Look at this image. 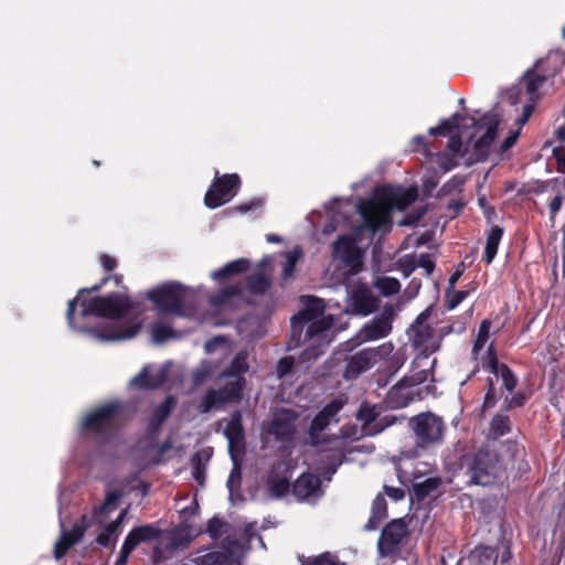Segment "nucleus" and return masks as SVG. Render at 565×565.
I'll list each match as a JSON object with an SVG mask.
<instances>
[{"instance_id":"6ab92c4d","label":"nucleus","mask_w":565,"mask_h":565,"mask_svg":"<svg viewBox=\"0 0 565 565\" xmlns=\"http://www.w3.org/2000/svg\"><path fill=\"white\" fill-rule=\"evenodd\" d=\"M87 529L86 516L83 515L79 523H75L71 530L62 526L61 535L54 544L53 555L55 559L63 558L67 552L84 536Z\"/></svg>"},{"instance_id":"72a5a7b5","label":"nucleus","mask_w":565,"mask_h":565,"mask_svg":"<svg viewBox=\"0 0 565 565\" xmlns=\"http://www.w3.org/2000/svg\"><path fill=\"white\" fill-rule=\"evenodd\" d=\"M246 286L252 295H264L270 288L271 281L266 275L256 273L248 276Z\"/></svg>"},{"instance_id":"c9c22d12","label":"nucleus","mask_w":565,"mask_h":565,"mask_svg":"<svg viewBox=\"0 0 565 565\" xmlns=\"http://www.w3.org/2000/svg\"><path fill=\"white\" fill-rule=\"evenodd\" d=\"M499 556V551L492 546L479 545L472 552L477 565H490Z\"/></svg>"},{"instance_id":"8fccbe9b","label":"nucleus","mask_w":565,"mask_h":565,"mask_svg":"<svg viewBox=\"0 0 565 565\" xmlns=\"http://www.w3.org/2000/svg\"><path fill=\"white\" fill-rule=\"evenodd\" d=\"M526 403V396L523 392H516L511 397L505 396L501 405L502 412H509L514 408H520Z\"/></svg>"},{"instance_id":"a19ab883","label":"nucleus","mask_w":565,"mask_h":565,"mask_svg":"<svg viewBox=\"0 0 565 565\" xmlns=\"http://www.w3.org/2000/svg\"><path fill=\"white\" fill-rule=\"evenodd\" d=\"M500 398V395L498 394V391L495 388L494 380L492 377H487L486 380V394L482 403V411L491 409L493 408L498 401Z\"/></svg>"},{"instance_id":"79ce46f5","label":"nucleus","mask_w":565,"mask_h":565,"mask_svg":"<svg viewBox=\"0 0 565 565\" xmlns=\"http://www.w3.org/2000/svg\"><path fill=\"white\" fill-rule=\"evenodd\" d=\"M375 287L383 296H393L399 291L401 284L394 277H381L376 280Z\"/></svg>"},{"instance_id":"2eb2a0df","label":"nucleus","mask_w":565,"mask_h":565,"mask_svg":"<svg viewBox=\"0 0 565 565\" xmlns=\"http://www.w3.org/2000/svg\"><path fill=\"white\" fill-rule=\"evenodd\" d=\"M393 309L385 308L384 311L366 322L360 330L358 337L361 342L374 341L387 337L392 331Z\"/></svg>"},{"instance_id":"c03bdc74","label":"nucleus","mask_w":565,"mask_h":565,"mask_svg":"<svg viewBox=\"0 0 565 565\" xmlns=\"http://www.w3.org/2000/svg\"><path fill=\"white\" fill-rule=\"evenodd\" d=\"M152 340L156 343H163L174 335V330L171 326L163 322H156L151 329Z\"/></svg>"},{"instance_id":"1a4fd4ad","label":"nucleus","mask_w":565,"mask_h":565,"mask_svg":"<svg viewBox=\"0 0 565 565\" xmlns=\"http://www.w3.org/2000/svg\"><path fill=\"white\" fill-rule=\"evenodd\" d=\"M409 425L415 433L417 445L420 447H427L443 439L445 423L433 413H420L412 417Z\"/></svg>"},{"instance_id":"680f3d73","label":"nucleus","mask_w":565,"mask_h":565,"mask_svg":"<svg viewBox=\"0 0 565 565\" xmlns=\"http://www.w3.org/2000/svg\"><path fill=\"white\" fill-rule=\"evenodd\" d=\"M417 267L424 268L426 270V275L430 276L435 269V262L431 259L429 254L423 253L419 255Z\"/></svg>"},{"instance_id":"9d476101","label":"nucleus","mask_w":565,"mask_h":565,"mask_svg":"<svg viewBox=\"0 0 565 565\" xmlns=\"http://www.w3.org/2000/svg\"><path fill=\"white\" fill-rule=\"evenodd\" d=\"M393 347L391 343L382 344L376 348H366L352 354L345 364L344 377L347 380L356 379L360 374L370 370L384 355H388Z\"/></svg>"},{"instance_id":"4d7b16f0","label":"nucleus","mask_w":565,"mask_h":565,"mask_svg":"<svg viewBox=\"0 0 565 565\" xmlns=\"http://www.w3.org/2000/svg\"><path fill=\"white\" fill-rule=\"evenodd\" d=\"M241 290L238 287H227L222 289L217 295L214 296L213 302L217 305L225 303L231 297L239 295Z\"/></svg>"},{"instance_id":"338daca9","label":"nucleus","mask_w":565,"mask_h":565,"mask_svg":"<svg viewBox=\"0 0 565 565\" xmlns=\"http://www.w3.org/2000/svg\"><path fill=\"white\" fill-rule=\"evenodd\" d=\"M562 205H563V196L561 194H557L556 196H554L551 200V202L548 204V210H550V218L552 222L555 221V216L562 209Z\"/></svg>"},{"instance_id":"f704fd0d","label":"nucleus","mask_w":565,"mask_h":565,"mask_svg":"<svg viewBox=\"0 0 565 565\" xmlns=\"http://www.w3.org/2000/svg\"><path fill=\"white\" fill-rule=\"evenodd\" d=\"M195 565H231V553L212 551L195 558Z\"/></svg>"},{"instance_id":"864d4df0","label":"nucleus","mask_w":565,"mask_h":565,"mask_svg":"<svg viewBox=\"0 0 565 565\" xmlns=\"http://www.w3.org/2000/svg\"><path fill=\"white\" fill-rule=\"evenodd\" d=\"M225 522L217 515H214L207 521L206 533L212 540H218L222 535L221 530L225 526Z\"/></svg>"},{"instance_id":"f3484780","label":"nucleus","mask_w":565,"mask_h":565,"mask_svg":"<svg viewBox=\"0 0 565 565\" xmlns=\"http://www.w3.org/2000/svg\"><path fill=\"white\" fill-rule=\"evenodd\" d=\"M224 436L228 441L232 460H235V454H243L245 450V431L241 411L236 409L231 414L224 428Z\"/></svg>"},{"instance_id":"a18cd8bd","label":"nucleus","mask_w":565,"mask_h":565,"mask_svg":"<svg viewBox=\"0 0 565 565\" xmlns=\"http://www.w3.org/2000/svg\"><path fill=\"white\" fill-rule=\"evenodd\" d=\"M469 295V291L467 290H449V287L446 289V307L449 310L455 309L458 307Z\"/></svg>"},{"instance_id":"a878e982","label":"nucleus","mask_w":565,"mask_h":565,"mask_svg":"<svg viewBox=\"0 0 565 565\" xmlns=\"http://www.w3.org/2000/svg\"><path fill=\"white\" fill-rule=\"evenodd\" d=\"M543 63V60H539L534 68L527 70L523 76L526 94L530 96L529 99L532 102H539L541 99L542 95L539 90L547 79L545 74H540L536 71V68H541Z\"/></svg>"},{"instance_id":"6e6d98bb","label":"nucleus","mask_w":565,"mask_h":565,"mask_svg":"<svg viewBox=\"0 0 565 565\" xmlns=\"http://www.w3.org/2000/svg\"><path fill=\"white\" fill-rule=\"evenodd\" d=\"M373 514L379 515L382 519L387 518V503L383 494L379 493L372 503Z\"/></svg>"},{"instance_id":"c85d7f7f","label":"nucleus","mask_w":565,"mask_h":565,"mask_svg":"<svg viewBox=\"0 0 565 565\" xmlns=\"http://www.w3.org/2000/svg\"><path fill=\"white\" fill-rule=\"evenodd\" d=\"M167 380L164 371H160L153 375L149 374L148 367H143L135 377L131 379L130 384L140 390H156L163 385Z\"/></svg>"},{"instance_id":"7ed1b4c3","label":"nucleus","mask_w":565,"mask_h":565,"mask_svg":"<svg viewBox=\"0 0 565 565\" xmlns=\"http://www.w3.org/2000/svg\"><path fill=\"white\" fill-rule=\"evenodd\" d=\"M417 198L416 189H408L399 194L383 193L379 200L363 199L358 204V212L363 220V226L372 234H376L383 226L391 224L390 204L403 209L412 204Z\"/></svg>"},{"instance_id":"5701e85b","label":"nucleus","mask_w":565,"mask_h":565,"mask_svg":"<svg viewBox=\"0 0 565 565\" xmlns=\"http://www.w3.org/2000/svg\"><path fill=\"white\" fill-rule=\"evenodd\" d=\"M414 401L413 387L407 380H399L386 394V403L392 408H403Z\"/></svg>"},{"instance_id":"052dcab7","label":"nucleus","mask_w":565,"mask_h":565,"mask_svg":"<svg viewBox=\"0 0 565 565\" xmlns=\"http://www.w3.org/2000/svg\"><path fill=\"white\" fill-rule=\"evenodd\" d=\"M429 375V371L422 370L416 373H414L411 376H404L402 380H407V384H409V387H414L416 385L423 384L427 381Z\"/></svg>"},{"instance_id":"49530a36","label":"nucleus","mask_w":565,"mask_h":565,"mask_svg":"<svg viewBox=\"0 0 565 565\" xmlns=\"http://www.w3.org/2000/svg\"><path fill=\"white\" fill-rule=\"evenodd\" d=\"M356 416L364 426H370L377 422L379 412L376 411L375 406L362 405L359 408Z\"/></svg>"},{"instance_id":"bf43d9fd","label":"nucleus","mask_w":565,"mask_h":565,"mask_svg":"<svg viewBox=\"0 0 565 565\" xmlns=\"http://www.w3.org/2000/svg\"><path fill=\"white\" fill-rule=\"evenodd\" d=\"M397 420V417L394 415H385L382 418H380L373 426H372V434H379L383 431L385 428L394 425Z\"/></svg>"},{"instance_id":"37998d69","label":"nucleus","mask_w":565,"mask_h":565,"mask_svg":"<svg viewBox=\"0 0 565 565\" xmlns=\"http://www.w3.org/2000/svg\"><path fill=\"white\" fill-rule=\"evenodd\" d=\"M454 119L456 120V122H451L448 119H443L439 122L438 126L431 127L429 129V134L433 135V136H447V135H449L451 131H454L455 129L458 128L459 121L462 119V117L459 114H455L454 115Z\"/></svg>"},{"instance_id":"774afa93","label":"nucleus","mask_w":565,"mask_h":565,"mask_svg":"<svg viewBox=\"0 0 565 565\" xmlns=\"http://www.w3.org/2000/svg\"><path fill=\"white\" fill-rule=\"evenodd\" d=\"M519 136H520L519 130L510 131L509 136L507 138H504V140L502 141V143L500 146L501 152H505L509 149H511L516 143Z\"/></svg>"},{"instance_id":"9b49d317","label":"nucleus","mask_w":565,"mask_h":565,"mask_svg":"<svg viewBox=\"0 0 565 565\" xmlns=\"http://www.w3.org/2000/svg\"><path fill=\"white\" fill-rule=\"evenodd\" d=\"M242 398V381H230L217 390H207L198 406V411L200 414H207L214 408H221L227 403H237Z\"/></svg>"},{"instance_id":"ea45409f","label":"nucleus","mask_w":565,"mask_h":565,"mask_svg":"<svg viewBox=\"0 0 565 565\" xmlns=\"http://www.w3.org/2000/svg\"><path fill=\"white\" fill-rule=\"evenodd\" d=\"M301 257H302V250L298 246L286 254V262L284 264V269H282L284 279H289L294 276L297 263Z\"/></svg>"},{"instance_id":"39448f33","label":"nucleus","mask_w":565,"mask_h":565,"mask_svg":"<svg viewBox=\"0 0 565 565\" xmlns=\"http://www.w3.org/2000/svg\"><path fill=\"white\" fill-rule=\"evenodd\" d=\"M188 289L177 281L164 282L147 292V298L159 312L178 317L185 316V298Z\"/></svg>"},{"instance_id":"20e7f679","label":"nucleus","mask_w":565,"mask_h":565,"mask_svg":"<svg viewBox=\"0 0 565 565\" xmlns=\"http://www.w3.org/2000/svg\"><path fill=\"white\" fill-rule=\"evenodd\" d=\"M81 307L83 318L96 316L107 319H122L132 310L134 305L127 295L109 292L106 296L83 298Z\"/></svg>"},{"instance_id":"4be33fe9","label":"nucleus","mask_w":565,"mask_h":565,"mask_svg":"<svg viewBox=\"0 0 565 565\" xmlns=\"http://www.w3.org/2000/svg\"><path fill=\"white\" fill-rule=\"evenodd\" d=\"M175 404V399L173 396H167L164 401L157 406L148 418V424L146 427V435L150 438H156L161 430L162 424L170 416Z\"/></svg>"},{"instance_id":"4468645a","label":"nucleus","mask_w":565,"mask_h":565,"mask_svg":"<svg viewBox=\"0 0 565 565\" xmlns=\"http://www.w3.org/2000/svg\"><path fill=\"white\" fill-rule=\"evenodd\" d=\"M343 405L342 401L335 398L324 405L322 409L317 413L312 418L308 430L310 446L317 447L326 441L321 438L320 433L323 431L332 420L338 422L335 416L342 409Z\"/></svg>"},{"instance_id":"473e14b6","label":"nucleus","mask_w":565,"mask_h":565,"mask_svg":"<svg viewBox=\"0 0 565 565\" xmlns=\"http://www.w3.org/2000/svg\"><path fill=\"white\" fill-rule=\"evenodd\" d=\"M249 268V262L245 258H239L233 262H230L225 266L213 273V277L216 280H223L234 275H238L247 271Z\"/></svg>"},{"instance_id":"3c124183","label":"nucleus","mask_w":565,"mask_h":565,"mask_svg":"<svg viewBox=\"0 0 565 565\" xmlns=\"http://www.w3.org/2000/svg\"><path fill=\"white\" fill-rule=\"evenodd\" d=\"M301 565H340L330 553L326 552L315 557H308Z\"/></svg>"},{"instance_id":"6e6552de","label":"nucleus","mask_w":565,"mask_h":565,"mask_svg":"<svg viewBox=\"0 0 565 565\" xmlns=\"http://www.w3.org/2000/svg\"><path fill=\"white\" fill-rule=\"evenodd\" d=\"M332 256L340 260L349 275H358L363 270V250L351 235H341L332 243Z\"/></svg>"},{"instance_id":"bb28decb","label":"nucleus","mask_w":565,"mask_h":565,"mask_svg":"<svg viewBox=\"0 0 565 565\" xmlns=\"http://www.w3.org/2000/svg\"><path fill=\"white\" fill-rule=\"evenodd\" d=\"M247 355L245 352H238L232 359L230 365L220 374V379H234L233 381H242V392L246 385L244 374L248 371Z\"/></svg>"},{"instance_id":"5fc2aeb1","label":"nucleus","mask_w":565,"mask_h":565,"mask_svg":"<svg viewBox=\"0 0 565 565\" xmlns=\"http://www.w3.org/2000/svg\"><path fill=\"white\" fill-rule=\"evenodd\" d=\"M295 363H296V360L291 355H287V356L281 358L278 361L277 367H276V372H277L278 377L282 379L286 375H288L291 372Z\"/></svg>"},{"instance_id":"603ef678","label":"nucleus","mask_w":565,"mask_h":565,"mask_svg":"<svg viewBox=\"0 0 565 565\" xmlns=\"http://www.w3.org/2000/svg\"><path fill=\"white\" fill-rule=\"evenodd\" d=\"M397 265L404 277L411 276L417 268V263L414 255H405L398 259Z\"/></svg>"},{"instance_id":"412c9836","label":"nucleus","mask_w":565,"mask_h":565,"mask_svg":"<svg viewBox=\"0 0 565 565\" xmlns=\"http://www.w3.org/2000/svg\"><path fill=\"white\" fill-rule=\"evenodd\" d=\"M295 419L292 411H282L274 417L269 433L279 441H290L296 433Z\"/></svg>"},{"instance_id":"e433bc0d","label":"nucleus","mask_w":565,"mask_h":565,"mask_svg":"<svg viewBox=\"0 0 565 565\" xmlns=\"http://www.w3.org/2000/svg\"><path fill=\"white\" fill-rule=\"evenodd\" d=\"M439 486V480L436 478H427L422 482L414 483L413 486V494L418 500L422 501L427 498L433 491H435Z\"/></svg>"},{"instance_id":"a211bd4d","label":"nucleus","mask_w":565,"mask_h":565,"mask_svg":"<svg viewBox=\"0 0 565 565\" xmlns=\"http://www.w3.org/2000/svg\"><path fill=\"white\" fill-rule=\"evenodd\" d=\"M481 120L487 125V130L472 146L471 158L473 162H483L489 158L491 145L498 136V119L484 115Z\"/></svg>"},{"instance_id":"f8f14e48","label":"nucleus","mask_w":565,"mask_h":565,"mask_svg":"<svg viewBox=\"0 0 565 565\" xmlns=\"http://www.w3.org/2000/svg\"><path fill=\"white\" fill-rule=\"evenodd\" d=\"M408 534V525L403 518L394 519L388 522L382 530L377 551L380 556L390 557L395 555L399 550V544Z\"/></svg>"},{"instance_id":"7c9ffc66","label":"nucleus","mask_w":565,"mask_h":565,"mask_svg":"<svg viewBox=\"0 0 565 565\" xmlns=\"http://www.w3.org/2000/svg\"><path fill=\"white\" fill-rule=\"evenodd\" d=\"M512 430L510 417L505 412L497 413L489 424V437L498 439Z\"/></svg>"},{"instance_id":"f03ea898","label":"nucleus","mask_w":565,"mask_h":565,"mask_svg":"<svg viewBox=\"0 0 565 565\" xmlns=\"http://www.w3.org/2000/svg\"><path fill=\"white\" fill-rule=\"evenodd\" d=\"M463 467L469 476V483L483 487L500 481L507 470L503 457L490 445L481 446L475 452L466 455Z\"/></svg>"},{"instance_id":"c756f323","label":"nucleus","mask_w":565,"mask_h":565,"mask_svg":"<svg viewBox=\"0 0 565 565\" xmlns=\"http://www.w3.org/2000/svg\"><path fill=\"white\" fill-rule=\"evenodd\" d=\"M503 228L499 225L491 226L487 234L486 246L482 259L490 265L497 256L500 242L503 237Z\"/></svg>"},{"instance_id":"cd10ccee","label":"nucleus","mask_w":565,"mask_h":565,"mask_svg":"<svg viewBox=\"0 0 565 565\" xmlns=\"http://www.w3.org/2000/svg\"><path fill=\"white\" fill-rule=\"evenodd\" d=\"M110 280V276L103 277L99 282L93 285L89 288H81L77 291V296L73 299H70L67 302L66 309V321L70 328L77 330L78 328L75 324V311L78 302L81 303L82 299L85 298V294L98 292L108 281Z\"/></svg>"},{"instance_id":"e2e57ef3","label":"nucleus","mask_w":565,"mask_h":565,"mask_svg":"<svg viewBox=\"0 0 565 565\" xmlns=\"http://www.w3.org/2000/svg\"><path fill=\"white\" fill-rule=\"evenodd\" d=\"M536 103L537 102H532V100L529 99V103L523 106L522 115L516 120V122L520 126H523L524 124H526V121L529 120V118L532 116V114L535 110Z\"/></svg>"},{"instance_id":"aec40b11","label":"nucleus","mask_w":565,"mask_h":565,"mask_svg":"<svg viewBox=\"0 0 565 565\" xmlns=\"http://www.w3.org/2000/svg\"><path fill=\"white\" fill-rule=\"evenodd\" d=\"M290 467L285 462H277L268 475V491L270 497L280 499L290 490Z\"/></svg>"},{"instance_id":"393cba45","label":"nucleus","mask_w":565,"mask_h":565,"mask_svg":"<svg viewBox=\"0 0 565 565\" xmlns=\"http://www.w3.org/2000/svg\"><path fill=\"white\" fill-rule=\"evenodd\" d=\"M161 531L154 524L135 526L127 534L124 544L134 551L139 544L157 540Z\"/></svg>"},{"instance_id":"0eeeda50","label":"nucleus","mask_w":565,"mask_h":565,"mask_svg":"<svg viewBox=\"0 0 565 565\" xmlns=\"http://www.w3.org/2000/svg\"><path fill=\"white\" fill-rule=\"evenodd\" d=\"M242 181L237 173L216 175L204 195L209 209H217L230 202L238 192Z\"/></svg>"},{"instance_id":"ddd939ff","label":"nucleus","mask_w":565,"mask_h":565,"mask_svg":"<svg viewBox=\"0 0 565 565\" xmlns=\"http://www.w3.org/2000/svg\"><path fill=\"white\" fill-rule=\"evenodd\" d=\"M481 363L482 367L493 374L497 380L501 379V393L503 390L508 393L515 390L519 383L518 376L508 364L499 361L493 343L488 347L486 354L481 358Z\"/></svg>"},{"instance_id":"0e129e2a","label":"nucleus","mask_w":565,"mask_h":565,"mask_svg":"<svg viewBox=\"0 0 565 565\" xmlns=\"http://www.w3.org/2000/svg\"><path fill=\"white\" fill-rule=\"evenodd\" d=\"M426 214V209L425 207H420V209H417L411 213H408L405 217V221L403 222V224L405 225H417L419 223V221L424 217V215Z\"/></svg>"},{"instance_id":"dca6fc26","label":"nucleus","mask_w":565,"mask_h":565,"mask_svg":"<svg viewBox=\"0 0 565 565\" xmlns=\"http://www.w3.org/2000/svg\"><path fill=\"white\" fill-rule=\"evenodd\" d=\"M349 307L351 313L365 317L377 309L379 299L366 285H356L351 290Z\"/></svg>"},{"instance_id":"de8ad7c7","label":"nucleus","mask_w":565,"mask_h":565,"mask_svg":"<svg viewBox=\"0 0 565 565\" xmlns=\"http://www.w3.org/2000/svg\"><path fill=\"white\" fill-rule=\"evenodd\" d=\"M212 365L209 361H203L199 367L192 372V382L194 385L203 384L212 375Z\"/></svg>"},{"instance_id":"69168bd1","label":"nucleus","mask_w":565,"mask_h":565,"mask_svg":"<svg viewBox=\"0 0 565 565\" xmlns=\"http://www.w3.org/2000/svg\"><path fill=\"white\" fill-rule=\"evenodd\" d=\"M119 498H120V493L117 491L107 492L104 503L100 505L99 510L104 511L106 508L115 509L118 504Z\"/></svg>"},{"instance_id":"58836bf2","label":"nucleus","mask_w":565,"mask_h":565,"mask_svg":"<svg viewBox=\"0 0 565 565\" xmlns=\"http://www.w3.org/2000/svg\"><path fill=\"white\" fill-rule=\"evenodd\" d=\"M430 312L431 307H428L423 312H420L415 320V323L418 326V330L416 331L415 338V341L417 343L423 344L429 335L430 327L425 324V322L428 320Z\"/></svg>"},{"instance_id":"4c0bfd02","label":"nucleus","mask_w":565,"mask_h":565,"mask_svg":"<svg viewBox=\"0 0 565 565\" xmlns=\"http://www.w3.org/2000/svg\"><path fill=\"white\" fill-rule=\"evenodd\" d=\"M491 329V321L489 319H484L480 322L478 328V333L475 339L473 345H472V354L478 355L479 352L483 349L486 345Z\"/></svg>"},{"instance_id":"2f4dec72","label":"nucleus","mask_w":565,"mask_h":565,"mask_svg":"<svg viewBox=\"0 0 565 565\" xmlns=\"http://www.w3.org/2000/svg\"><path fill=\"white\" fill-rule=\"evenodd\" d=\"M500 448L502 451L500 452V455L504 459L505 467L508 461L514 463L518 460H523L526 455L524 446L513 439H509L505 440L504 443H501Z\"/></svg>"},{"instance_id":"13d9d810","label":"nucleus","mask_w":565,"mask_h":565,"mask_svg":"<svg viewBox=\"0 0 565 565\" xmlns=\"http://www.w3.org/2000/svg\"><path fill=\"white\" fill-rule=\"evenodd\" d=\"M241 290L238 287H227L222 289L217 295L214 296L213 302L217 305L225 303L231 297L239 295Z\"/></svg>"},{"instance_id":"423d86ee","label":"nucleus","mask_w":565,"mask_h":565,"mask_svg":"<svg viewBox=\"0 0 565 565\" xmlns=\"http://www.w3.org/2000/svg\"><path fill=\"white\" fill-rule=\"evenodd\" d=\"M122 405L118 402L104 404L89 412L82 420L83 433L108 438L117 427V418Z\"/></svg>"},{"instance_id":"b1692460","label":"nucleus","mask_w":565,"mask_h":565,"mask_svg":"<svg viewBox=\"0 0 565 565\" xmlns=\"http://www.w3.org/2000/svg\"><path fill=\"white\" fill-rule=\"evenodd\" d=\"M321 489L320 479L310 472L300 475L292 483V494L298 500H306Z\"/></svg>"},{"instance_id":"f257e3e1","label":"nucleus","mask_w":565,"mask_h":565,"mask_svg":"<svg viewBox=\"0 0 565 565\" xmlns=\"http://www.w3.org/2000/svg\"><path fill=\"white\" fill-rule=\"evenodd\" d=\"M324 302L315 296H307L305 308L291 318V332L287 342L288 350L306 343L298 356L299 364L309 367L322 356L333 340V318L324 316Z\"/></svg>"},{"instance_id":"09e8293b","label":"nucleus","mask_w":565,"mask_h":565,"mask_svg":"<svg viewBox=\"0 0 565 565\" xmlns=\"http://www.w3.org/2000/svg\"><path fill=\"white\" fill-rule=\"evenodd\" d=\"M192 463V476L194 480L203 486L205 481V465L202 462L201 455L195 452L191 458Z\"/></svg>"}]
</instances>
